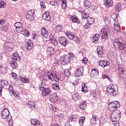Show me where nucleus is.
I'll return each mask as SVG.
<instances>
[{
	"mask_svg": "<svg viewBox=\"0 0 126 126\" xmlns=\"http://www.w3.org/2000/svg\"><path fill=\"white\" fill-rule=\"evenodd\" d=\"M111 18L114 20V29L116 31H120L121 30V19L119 17V15L116 14H113L111 15Z\"/></svg>",
	"mask_w": 126,
	"mask_h": 126,
	"instance_id": "obj_1",
	"label": "nucleus"
},
{
	"mask_svg": "<svg viewBox=\"0 0 126 126\" xmlns=\"http://www.w3.org/2000/svg\"><path fill=\"white\" fill-rule=\"evenodd\" d=\"M101 39L102 40H108L110 36H111V33L110 30L107 28H102L101 30Z\"/></svg>",
	"mask_w": 126,
	"mask_h": 126,
	"instance_id": "obj_2",
	"label": "nucleus"
},
{
	"mask_svg": "<svg viewBox=\"0 0 126 126\" xmlns=\"http://www.w3.org/2000/svg\"><path fill=\"white\" fill-rule=\"evenodd\" d=\"M121 116L122 114H121V111H120V110H119L116 109L111 114L110 119L111 121H120V119H121Z\"/></svg>",
	"mask_w": 126,
	"mask_h": 126,
	"instance_id": "obj_3",
	"label": "nucleus"
},
{
	"mask_svg": "<svg viewBox=\"0 0 126 126\" xmlns=\"http://www.w3.org/2000/svg\"><path fill=\"white\" fill-rule=\"evenodd\" d=\"M120 106V103L117 101H115L108 104V108L111 112H115V111H116Z\"/></svg>",
	"mask_w": 126,
	"mask_h": 126,
	"instance_id": "obj_4",
	"label": "nucleus"
},
{
	"mask_svg": "<svg viewBox=\"0 0 126 126\" xmlns=\"http://www.w3.org/2000/svg\"><path fill=\"white\" fill-rule=\"evenodd\" d=\"M107 92L109 94L112 95V96H116L117 95V90H116V87L113 84H111L108 85L106 89Z\"/></svg>",
	"mask_w": 126,
	"mask_h": 126,
	"instance_id": "obj_5",
	"label": "nucleus"
},
{
	"mask_svg": "<svg viewBox=\"0 0 126 126\" xmlns=\"http://www.w3.org/2000/svg\"><path fill=\"white\" fill-rule=\"evenodd\" d=\"M4 50L6 52H11L13 49V43L6 41L4 44Z\"/></svg>",
	"mask_w": 126,
	"mask_h": 126,
	"instance_id": "obj_6",
	"label": "nucleus"
},
{
	"mask_svg": "<svg viewBox=\"0 0 126 126\" xmlns=\"http://www.w3.org/2000/svg\"><path fill=\"white\" fill-rule=\"evenodd\" d=\"M47 58H53L54 54H55V49L52 47H48L47 49Z\"/></svg>",
	"mask_w": 126,
	"mask_h": 126,
	"instance_id": "obj_7",
	"label": "nucleus"
},
{
	"mask_svg": "<svg viewBox=\"0 0 126 126\" xmlns=\"http://www.w3.org/2000/svg\"><path fill=\"white\" fill-rule=\"evenodd\" d=\"M48 78H50L52 81H56V82H58V81H60V78H59L58 75L55 73H51L50 75H48Z\"/></svg>",
	"mask_w": 126,
	"mask_h": 126,
	"instance_id": "obj_8",
	"label": "nucleus"
},
{
	"mask_svg": "<svg viewBox=\"0 0 126 126\" xmlns=\"http://www.w3.org/2000/svg\"><path fill=\"white\" fill-rule=\"evenodd\" d=\"M59 42L62 46H66L68 44V40L65 37L61 36L59 38Z\"/></svg>",
	"mask_w": 126,
	"mask_h": 126,
	"instance_id": "obj_9",
	"label": "nucleus"
},
{
	"mask_svg": "<svg viewBox=\"0 0 126 126\" xmlns=\"http://www.w3.org/2000/svg\"><path fill=\"white\" fill-rule=\"evenodd\" d=\"M119 75L120 77L122 78H126V69L123 67L118 68Z\"/></svg>",
	"mask_w": 126,
	"mask_h": 126,
	"instance_id": "obj_10",
	"label": "nucleus"
},
{
	"mask_svg": "<svg viewBox=\"0 0 126 126\" xmlns=\"http://www.w3.org/2000/svg\"><path fill=\"white\" fill-rule=\"evenodd\" d=\"M83 72H84V68L83 67H80L77 68L75 72L76 77H81V76L83 75Z\"/></svg>",
	"mask_w": 126,
	"mask_h": 126,
	"instance_id": "obj_11",
	"label": "nucleus"
},
{
	"mask_svg": "<svg viewBox=\"0 0 126 126\" xmlns=\"http://www.w3.org/2000/svg\"><path fill=\"white\" fill-rule=\"evenodd\" d=\"M70 59L68 56H65L63 58H62L61 60V63L62 65H66L69 63Z\"/></svg>",
	"mask_w": 126,
	"mask_h": 126,
	"instance_id": "obj_12",
	"label": "nucleus"
},
{
	"mask_svg": "<svg viewBox=\"0 0 126 126\" xmlns=\"http://www.w3.org/2000/svg\"><path fill=\"white\" fill-rule=\"evenodd\" d=\"M1 116L2 119H8L9 118V111H8V109H3L1 112Z\"/></svg>",
	"mask_w": 126,
	"mask_h": 126,
	"instance_id": "obj_13",
	"label": "nucleus"
},
{
	"mask_svg": "<svg viewBox=\"0 0 126 126\" xmlns=\"http://www.w3.org/2000/svg\"><path fill=\"white\" fill-rule=\"evenodd\" d=\"M40 32L41 33V36H42L43 38H49V32H48L47 29L42 28L40 30Z\"/></svg>",
	"mask_w": 126,
	"mask_h": 126,
	"instance_id": "obj_14",
	"label": "nucleus"
},
{
	"mask_svg": "<svg viewBox=\"0 0 126 126\" xmlns=\"http://www.w3.org/2000/svg\"><path fill=\"white\" fill-rule=\"evenodd\" d=\"M34 13H35L34 10H31L29 11L26 15L27 19L30 20L31 21L33 20V19H34Z\"/></svg>",
	"mask_w": 126,
	"mask_h": 126,
	"instance_id": "obj_15",
	"label": "nucleus"
},
{
	"mask_svg": "<svg viewBox=\"0 0 126 126\" xmlns=\"http://www.w3.org/2000/svg\"><path fill=\"white\" fill-rule=\"evenodd\" d=\"M50 101L52 103H56L58 101V94L56 93H53L50 94Z\"/></svg>",
	"mask_w": 126,
	"mask_h": 126,
	"instance_id": "obj_16",
	"label": "nucleus"
},
{
	"mask_svg": "<svg viewBox=\"0 0 126 126\" xmlns=\"http://www.w3.org/2000/svg\"><path fill=\"white\" fill-rule=\"evenodd\" d=\"M99 65L101 67H106V66H109L110 65V63L108 61L100 60L99 62Z\"/></svg>",
	"mask_w": 126,
	"mask_h": 126,
	"instance_id": "obj_17",
	"label": "nucleus"
},
{
	"mask_svg": "<svg viewBox=\"0 0 126 126\" xmlns=\"http://www.w3.org/2000/svg\"><path fill=\"white\" fill-rule=\"evenodd\" d=\"M42 18L45 21H50L51 20V16L50 15V12L45 11L42 15Z\"/></svg>",
	"mask_w": 126,
	"mask_h": 126,
	"instance_id": "obj_18",
	"label": "nucleus"
},
{
	"mask_svg": "<svg viewBox=\"0 0 126 126\" xmlns=\"http://www.w3.org/2000/svg\"><path fill=\"white\" fill-rule=\"evenodd\" d=\"M31 123L32 126H40V121L36 119H31Z\"/></svg>",
	"mask_w": 126,
	"mask_h": 126,
	"instance_id": "obj_19",
	"label": "nucleus"
},
{
	"mask_svg": "<svg viewBox=\"0 0 126 126\" xmlns=\"http://www.w3.org/2000/svg\"><path fill=\"white\" fill-rule=\"evenodd\" d=\"M49 38V41L51 42L55 46L56 45H58V41L57 40L55 39V38H54V35L53 34H49V36H48Z\"/></svg>",
	"mask_w": 126,
	"mask_h": 126,
	"instance_id": "obj_20",
	"label": "nucleus"
},
{
	"mask_svg": "<svg viewBox=\"0 0 126 126\" xmlns=\"http://www.w3.org/2000/svg\"><path fill=\"white\" fill-rule=\"evenodd\" d=\"M65 34L70 40H73L74 38L75 37V35L71 32L67 31L65 32Z\"/></svg>",
	"mask_w": 126,
	"mask_h": 126,
	"instance_id": "obj_21",
	"label": "nucleus"
},
{
	"mask_svg": "<svg viewBox=\"0 0 126 126\" xmlns=\"http://www.w3.org/2000/svg\"><path fill=\"white\" fill-rule=\"evenodd\" d=\"M19 80L21 82H23V83H29L30 82L29 78L21 76L19 77Z\"/></svg>",
	"mask_w": 126,
	"mask_h": 126,
	"instance_id": "obj_22",
	"label": "nucleus"
},
{
	"mask_svg": "<svg viewBox=\"0 0 126 126\" xmlns=\"http://www.w3.org/2000/svg\"><path fill=\"white\" fill-rule=\"evenodd\" d=\"M91 75L94 78H96L98 75H99V72L96 69H94L91 71Z\"/></svg>",
	"mask_w": 126,
	"mask_h": 126,
	"instance_id": "obj_23",
	"label": "nucleus"
},
{
	"mask_svg": "<svg viewBox=\"0 0 126 126\" xmlns=\"http://www.w3.org/2000/svg\"><path fill=\"white\" fill-rule=\"evenodd\" d=\"M98 56L99 58H103V48L101 46H98L97 48Z\"/></svg>",
	"mask_w": 126,
	"mask_h": 126,
	"instance_id": "obj_24",
	"label": "nucleus"
},
{
	"mask_svg": "<svg viewBox=\"0 0 126 126\" xmlns=\"http://www.w3.org/2000/svg\"><path fill=\"white\" fill-rule=\"evenodd\" d=\"M51 93V90L49 88H46L44 90L42 91L41 93L42 96H48V95H50Z\"/></svg>",
	"mask_w": 126,
	"mask_h": 126,
	"instance_id": "obj_25",
	"label": "nucleus"
},
{
	"mask_svg": "<svg viewBox=\"0 0 126 126\" xmlns=\"http://www.w3.org/2000/svg\"><path fill=\"white\" fill-rule=\"evenodd\" d=\"M28 107L30 108V109L34 110V109L36 108V104L32 101H30L28 103Z\"/></svg>",
	"mask_w": 126,
	"mask_h": 126,
	"instance_id": "obj_26",
	"label": "nucleus"
},
{
	"mask_svg": "<svg viewBox=\"0 0 126 126\" xmlns=\"http://www.w3.org/2000/svg\"><path fill=\"white\" fill-rule=\"evenodd\" d=\"M105 5L106 7H111L114 5V2L112 0H105Z\"/></svg>",
	"mask_w": 126,
	"mask_h": 126,
	"instance_id": "obj_27",
	"label": "nucleus"
},
{
	"mask_svg": "<svg viewBox=\"0 0 126 126\" xmlns=\"http://www.w3.org/2000/svg\"><path fill=\"white\" fill-rule=\"evenodd\" d=\"M28 46H27V50L28 51H30V50H32V48L33 47V42L31 40H29L28 42Z\"/></svg>",
	"mask_w": 126,
	"mask_h": 126,
	"instance_id": "obj_28",
	"label": "nucleus"
},
{
	"mask_svg": "<svg viewBox=\"0 0 126 126\" xmlns=\"http://www.w3.org/2000/svg\"><path fill=\"white\" fill-rule=\"evenodd\" d=\"M126 44L123 43V42H119L118 44V48L121 51H123L126 49Z\"/></svg>",
	"mask_w": 126,
	"mask_h": 126,
	"instance_id": "obj_29",
	"label": "nucleus"
},
{
	"mask_svg": "<svg viewBox=\"0 0 126 126\" xmlns=\"http://www.w3.org/2000/svg\"><path fill=\"white\" fill-rule=\"evenodd\" d=\"M55 30L56 32V33L61 32V31H62V30H63V26H62V25H57L55 28Z\"/></svg>",
	"mask_w": 126,
	"mask_h": 126,
	"instance_id": "obj_30",
	"label": "nucleus"
},
{
	"mask_svg": "<svg viewBox=\"0 0 126 126\" xmlns=\"http://www.w3.org/2000/svg\"><path fill=\"white\" fill-rule=\"evenodd\" d=\"M87 23H89V26L91 25L92 24H94V22H95V20L92 18L89 17L87 19Z\"/></svg>",
	"mask_w": 126,
	"mask_h": 126,
	"instance_id": "obj_31",
	"label": "nucleus"
},
{
	"mask_svg": "<svg viewBox=\"0 0 126 126\" xmlns=\"http://www.w3.org/2000/svg\"><path fill=\"white\" fill-rule=\"evenodd\" d=\"M115 9L116 11H121L122 10V5L121 3H117L115 6Z\"/></svg>",
	"mask_w": 126,
	"mask_h": 126,
	"instance_id": "obj_32",
	"label": "nucleus"
},
{
	"mask_svg": "<svg viewBox=\"0 0 126 126\" xmlns=\"http://www.w3.org/2000/svg\"><path fill=\"white\" fill-rule=\"evenodd\" d=\"M99 38H100V36L98 34H95L94 36L93 37V42L97 44L98 43V40H99Z\"/></svg>",
	"mask_w": 126,
	"mask_h": 126,
	"instance_id": "obj_33",
	"label": "nucleus"
},
{
	"mask_svg": "<svg viewBox=\"0 0 126 126\" xmlns=\"http://www.w3.org/2000/svg\"><path fill=\"white\" fill-rule=\"evenodd\" d=\"M6 84H7V81L4 80H2L0 79V88H3Z\"/></svg>",
	"mask_w": 126,
	"mask_h": 126,
	"instance_id": "obj_34",
	"label": "nucleus"
},
{
	"mask_svg": "<svg viewBox=\"0 0 126 126\" xmlns=\"http://www.w3.org/2000/svg\"><path fill=\"white\" fill-rule=\"evenodd\" d=\"M52 88H53L54 90L56 91H58V90H60V87L59 86L58 83H54L52 84Z\"/></svg>",
	"mask_w": 126,
	"mask_h": 126,
	"instance_id": "obj_35",
	"label": "nucleus"
},
{
	"mask_svg": "<svg viewBox=\"0 0 126 126\" xmlns=\"http://www.w3.org/2000/svg\"><path fill=\"white\" fill-rule=\"evenodd\" d=\"M82 91L83 93H87L88 92V88L87 86H86V84L85 83H83L82 85Z\"/></svg>",
	"mask_w": 126,
	"mask_h": 126,
	"instance_id": "obj_36",
	"label": "nucleus"
},
{
	"mask_svg": "<svg viewBox=\"0 0 126 126\" xmlns=\"http://www.w3.org/2000/svg\"><path fill=\"white\" fill-rule=\"evenodd\" d=\"M7 120L8 126H13V120H12V117L10 116L9 118L7 119Z\"/></svg>",
	"mask_w": 126,
	"mask_h": 126,
	"instance_id": "obj_37",
	"label": "nucleus"
},
{
	"mask_svg": "<svg viewBox=\"0 0 126 126\" xmlns=\"http://www.w3.org/2000/svg\"><path fill=\"white\" fill-rule=\"evenodd\" d=\"M86 107H87V105L86 104V101L83 102L80 105V108L81 110H85V109H86Z\"/></svg>",
	"mask_w": 126,
	"mask_h": 126,
	"instance_id": "obj_38",
	"label": "nucleus"
},
{
	"mask_svg": "<svg viewBox=\"0 0 126 126\" xmlns=\"http://www.w3.org/2000/svg\"><path fill=\"white\" fill-rule=\"evenodd\" d=\"M77 117L75 115H72L69 117L68 119V122H72V121H75L76 120Z\"/></svg>",
	"mask_w": 126,
	"mask_h": 126,
	"instance_id": "obj_39",
	"label": "nucleus"
},
{
	"mask_svg": "<svg viewBox=\"0 0 126 126\" xmlns=\"http://www.w3.org/2000/svg\"><path fill=\"white\" fill-rule=\"evenodd\" d=\"M92 117H93L91 119V123H93V124H96V122H97V120H98L96 115L93 114Z\"/></svg>",
	"mask_w": 126,
	"mask_h": 126,
	"instance_id": "obj_40",
	"label": "nucleus"
},
{
	"mask_svg": "<svg viewBox=\"0 0 126 126\" xmlns=\"http://www.w3.org/2000/svg\"><path fill=\"white\" fill-rule=\"evenodd\" d=\"M10 66L12 68H16L17 66V63L16 61H11L10 63Z\"/></svg>",
	"mask_w": 126,
	"mask_h": 126,
	"instance_id": "obj_41",
	"label": "nucleus"
},
{
	"mask_svg": "<svg viewBox=\"0 0 126 126\" xmlns=\"http://www.w3.org/2000/svg\"><path fill=\"white\" fill-rule=\"evenodd\" d=\"M79 124L80 126H82L84 124V122H85V117H82L79 118Z\"/></svg>",
	"mask_w": 126,
	"mask_h": 126,
	"instance_id": "obj_42",
	"label": "nucleus"
},
{
	"mask_svg": "<svg viewBox=\"0 0 126 126\" xmlns=\"http://www.w3.org/2000/svg\"><path fill=\"white\" fill-rule=\"evenodd\" d=\"M12 58L15 61H20V57H19V55L16 53L13 54Z\"/></svg>",
	"mask_w": 126,
	"mask_h": 126,
	"instance_id": "obj_43",
	"label": "nucleus"
},
{
	"mask_svg": "<svg viewBox=\"0 0 126 126\" xmlns=\"http://www.w3.org/2000/svg\"><path fill=\"white\" fill-rule=\"evenodd\" d=\"M85 7H87L89 8L91 6V2L89 0H85L84 1Z\"/></svg>",
	"mask_w": 126,
	"mask_h": 126,
	"instance_id": "obj_44",
	"label": "nucleus"
},
{
	"mask_svg": "<svg viewBox=\"0 0 126 126\" xmlns=\"http://www.w3.org/2000/svg\"><path fill=\"white\" fill-rule=\"evenodd\" d=\"M22 34L25 36V37H29L30 32H29L27 31V30H24V31H23L22 32Z\"/></svg>",
	"mask_w": 126,
	"mask_h": 126,
	"instance_id": "obj_45",
	"label": "nucleus"
},
{
	"mask_svg": "<svg viewBox=\"0 0 126 126\" xmlns=\"http://www.w3.org/2000/svg\"><path fill=\"white\" fill-rule=\"evenodd\" d=\"M11 94H12L13 97L15 98H18V97L19 96V93L15 91H12Z\"/></svg>",
	"mask_w": 126,
	"mask_h": 126,
	"instance_id": "obj_46",
	"label": "nucleus"
},
{
	"mask_svg": "<svg viewBox=\"0 0 126 126\" xmlns=\"http://www.w3.org/2000/svg\"><path fill=\"white\" fill-rule=\"evenodd\" d=\"M23 31H24V29H23V27H20V28H17V29H16V32H17V33H22Z\"/></svg>",
	"mask_w": 126,
	"mask_h": 126,
	"instance_id": "obj_47",
	"label": "nucleus"
},
{
	"mask_svg": "<svg viewBox=\"0 0 126 126\" xmlns=\"http://www.w3.org/2000/svg\"><path fill=\"white\" fill-rule=\"evenodd\" d=\"M72 99L74 101H78V100H79V96H78V94H74L72 96Z\"/></svg>",
	"mask_w": 126,
	"mask_h": 126,
	"instance_id": "obj_48",
	"label": "nucleus"
},
{
	"mask_svg": "<svg viewBox=\"0 0 126 126\" xmlns=\"http://www.w3.org/2000/svg\"><path fill=\"white\" fill-rule=\"evenodd\" d=\"M119 43H121V42H120V40H119V39L116 38L114 40V43H113V45L116 48V47H117V46H118V45H119Z\"/></svg>",
	"mask_w": 126,
	"mask_h": 126,
	"instance_id": "obj_49",
	"label": "nucleus"
},
{
	"mask_svg": "<svg viewBox=\"0 0 126 126\" xmlns=\"http://www.w3.org/2000/svg\"><path fill=\"white\" fill-rule=\"evenodd\" d=\"M1 31H3V32H7L8 31V27L6 26H3L1 28Z\"/></svg>",
	"mask_w": 126,
	"mask_h": 126,
	"instance_id": "obj_50",
	"label": "nucleus"
},
{
	"mask_svg": "<svg viewBox=\"0 0 126 126\" xmlns=\"http://www.w3.org/2000/svg\"><path fill=\"white\" fill-rule=\"evenodd\" d=\"M82 16L84 19H87V18L88 19L89 17V15L84 12L82 13Z\"/></svg>",
	"mask_w": 126,
	"mask_h": 126,
	"instance_id": "obj_51",
	"label": "nucleus"
},
{
	"mask_svg": "<svg viewBox=\"0 0 126 126\" xmlns=\"http://www.w3.org/2000/svg\"><path fill=\"white\" fill-rule=\"evenodd\" d=\"M63 74L66 77H68V76H70V72H69V71H68L67 69L64 70Z\"/></svg>",
	"mask_w": 126,
	"mask_h": 126,
	"instance_id": "obj_52",
	"label": "nucleus"
},
{
	"mask_svg": "<svg viewBox=\"0 0 126 126\" xmlns=\"http://www.w3.org/2000/svg\"><path fill=\"white\" fill-rule=\"evenodd\" d=\"M71 19L73 22L78 23V18L75 16H72L71 17Z\"/></svg>",
	"mask_w": 126,
	"mask_h": 126,
	"instance_id": "obj_53",
	"label": "nucleus"
},
{
	"mask_svg": "<svg viewBox=\"0 0 126 126\" xmlns=\"http://www.w3.org/2000/svg\"><path fill=\"white\" fill-rule=\"evenodd\" d=\"M14 26L16 28V29L22 27V24H21V23L20 22H16L15 23Z\"/></svg>",
	"mask_w": 126,
	"mask_h": 126,
	"instance_id": "obj_54",
	"label": "nucleus"
},
{
	"mask_svg": "<svg viewBox=\"0 0 126 126\" xmlns=\"http://www.w3.org/2000/svg\"><path fill=\"white\" fill-rule=\"evenodd\" d=\"M53 64H54V65H56V66H59L60 63H59V60L55 58V61Z\"/></svg>",
	"mask_w": 126,
	"mask_h": 126,
	"instance_id": "obj_55",
	"label": "nucleus"
},
{
	"mask_svg": "<svg viewBox=\"0 0 126 126\" xmlns=\"http://www.w3.org/2000/svg\"><path fill=\"white\" fill-rule=\"evenodd\" d=\"M11 75L12 76V77H13V78H14V79L16 80H18V76H17V74H16V73H12Z\"/></svg>",
	"mask_w": 126,
	"mask_h": 126,
	"instance_id": "obj_56",
	"label": "nucleus"
},
{
	"mask_svg": "<svg viewBox=\"0 0 126 126\" xmlns=\"http://www.w3.org/2000/svg\"><path fill=\"white\" fill-rule=\"evenodd\" d=\"M112 121L113 122V125L114 126H120V122H119V121Z\"/></svg>",
	"mask_w": 126,
	"mask_h": 126,
	"instance_id": "obj_57",
	"label": "nucleus"
},
{
	"mask_svg": "<svg viewBox=\"0 0 126 126\" xmlns=\"http://www.w3.org/2000/svg\"><path fill=\"white\" fill-rule=\"evenodd\" d=\"M84 29H89L90 28V26H89V24L88 23H87L84 26Z\"/></svg>",
	"mask_w": 126,
	"mask_h": 126,
	"instance_id": "obj_58",
	"label": "nucleus"
},
{
	"mask_svg": "<svg viewBox=\"0 0 126 126\" xmlns=\"http://www.w3.org/2000/svg\"><path fill=\"white\" fill-rule=\"evenodd\" d=\"M40 6L41 8H46V4L44 2H40Z\"/></svg>",
	"mask_w": 126,
	"mask_h": 126,
	"instance_id": "obj_59",
	"label": "nucleus"
},
{
	"mask_svg": "<svg viewBox=\"0 0 126 126\" xmlns=\"http://www.w3.org/2000/svg\"><path fill=\"white\" fill-rule=\"evenodd\" d=\"M8 90H9L10 94H11L12 91H13V87L11 86V85L9 86V87L8 88Z\"/></svg>",
	"mask_w": 126,
	"mask_h": 126,
	"instance_id": "obj_60",
	"label": "nucleus"
},
{
	"mask_svg": "<svg viewBox=\"0 0 126 126\" xmlns=\"http://www.w3.org/2000/svg\"><path fill=\"white\" fill-rule=\"evenodd\" d=\"M102 78L103 79L107 78L108 79V80H109V81H110V82H111V79L109 77V76L105 75V74H103L102 75Z\"/></svg>",
	"mask_w": 126,
	"mask_h": 126,
	"instance_id": "obj_61",
	"label": "nucleus"
},
{
	"mask_svg": "<svg viewBox=\"0 0 126 126\" xmlns=\"http://www.w3.org/2000/svg\"><path fill=\"white\" fill-rule=\"evenodd\" d=\"M104 122H105V119L103 117H101L99 119L100 124H104Z\"/></svg>",
	"mask_w": 126,
	"mask_h": 126,
	"instance_id": "obj_62",
	"label": "nucleus"
},
{
	"mask_svg": "<svg viewBox=\"0 0 126 126\" xmlns=\"http://www.w3.org/2000/svg\"><path fill=\"white\" fill-rule=\"evenodd\" d=\"M39 90H40V91H43V90H44L45 89V88L44 87V86L43 85H42L41 84L39 85Z\"/></svg>",
	"mask_w": 126,
	"mask_h": 126,
	"instance_id": "obj_63",
	"label": "nucleus"
},
{
	"mask_svg": "<svg viewBox=\"0 0 126 126\" xmlns=\"http://www.w3.org/2000/svg\"><path fill=\"white\" fill-rule=\"evenodd\" d=\"M50 109H51V111H53V112H56V107H55L54 106L51 105V107H50Z\"/></svg>",
	"mask_w": 126,
	"mask_h": 126,
	"instance_id": "obj_64",
	"label": "nucleus"
}]
</instances>
